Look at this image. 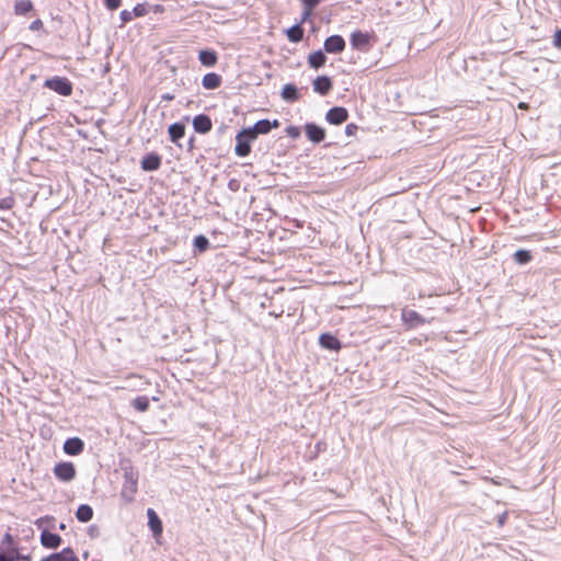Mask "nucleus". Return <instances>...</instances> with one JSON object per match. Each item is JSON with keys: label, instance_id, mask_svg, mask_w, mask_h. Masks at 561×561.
<instances>
[{"label": "nucleus", "instance_id": "obj_13", "mask_svg": "<svg viewBox=\"0 0 561 561\" xmlns=\"http://www.w3.org/2000/svg\"><path fill=\"white\" fill-rule=\"evenodd\" d=\"M193 127L198 134H206L211 130L213 123L208 115L199 114L193 118Z\"/></svg>", "mask_w": 561, "mask_h": 561}, {"label": "nucleus", "instance_id": "obj_34", "mask_svg": "<svg viewBox=\"0 0 561 561\" xmlns=\"http://www.w3.org/2000/svg\"><path fill=\"white\" fill-rule=\"evenodd\" d=\"M358 130V126L354 123H351V124H347L346 127H345V134L347 136H354L356 135Z\"/></svg>", "mask_w": 561, "mask_h": 561}, {"label": "nucleus", "instance_id": "obj_23", "mask_svg": "<svg viewBox=\"0 0 561 561\" xmlns=\"http://www.w3.org/2000/svg\"><path fill=\"white\" fill-rule=\"evenodd\" d=\"M168 133L170 140L174 144H178V141L185 135V125L182 123H174L169 126Z\"/></svg>", "mask_w": 561, "mask_h": 561}, {"label": "nucleus", "instance_id": "obj_45", "mask_svg": "<svg viewBox=\"0 0 561 561\" xmlns=\"http://www.w3.org/2000/svg\"><path fill=\"white\" fill-rule=\"evenodd\" d=\"M156 11H163V8L161 5H156Z\"/></svg>", "mask_w": 561, "mask_h": 561}, {"label": "nucleus", "instance_id": "obj_22", "mask_svg": "<svg viewBox=\"0 0 561 561\" xmlns=\"http://www.w3.org/2000/svg\"><path fill=\"white\" fill-rule=\"evenodd\" d=\"M327 62V56L322 50H316L308 56V65L313 69L323 67Z\"/></svg>", "mask_w": 561, "mask_h": 561}, {"label": "nucleus", "instance_id": "obj_35", "mask_svg": "<svg viewBox=\"0 0 561 561\" xmlns=\"http://www.w3.org/2000/svg\"><path fill=\"white\" fill-rule=\"evenodd\" d=\"M44 27V23L41 19H36L34 20L31 24H30V30L31 31H41L43 30Z\"/></svg>", "mask_w": 561, "mask_h": 561}, {"label": "nucleus", "instance_id": "obj_15", "mask_svg": "<svg viewBox=\"0 0 561 561\" xmlns=\"http://www.w3.org/2000/svg\"><path fill=\"white\" fill-rule=\"evenodd\" d=\"M312 87L317 93L327 95L332 90L333 83L331 78L327 76H320L313 80Z\"/></svg>", "mask_w": 561, "mask_h": 561}, {"label": "nucleus", "instance_id": "obj_29", "mask_svg": "<svg viewBox=\"0 0 561 561\" xmlns=\"http://www.w3.org/2000/svg\"><path fill=\"white\" fill-rule=\"evenodd\" d=\"M131 405L139 412H146L149 409V398L139 396L133 400Z\"/></svg>", "mask_w": 561, "mask_h": 561}, {"label": "nucleus", "instance_id": "obj_39", "mask_svg": "<svg viewBox=\"0 0 561 561\" xmlns=\"http://www.w3.org/2000/svg\"><path fill=\"white\" fill-rule=\"evenodd\" d=\"M553 46L561 49V28L553 35Z\"/></svg>", "mask_w": 561, "mask_h": 561}, {"label": "nucleus", "instance_id": "obj_10", "mask_svg": "<svg viewBox=\"0 0 561 561\" xmlns=\"http://www.w3.org/2000/svg\"><path fill=\"white\" fill-rule=\"evenodd\" d=\"M323 46L329 54H340L345 48V41L341 35H332L324 41Z\"/></svg>", "mask_w": 561, "mask_h": 561}, {"label": "nucleus", "instance_id": "obj_32", "mask_svg": "<svg viewBox=\"0 0 561 561\" xmlns=\"http://www.w3.org/2000/svg\"><path fill=\"white\" fill-rule=\"evenodd\" d=\"M133 13H134L135 16H144V15H146L148 13L146 4H142V3L137 4L134 8Z\"/></svg>", "mask_w": 561, "mask_h": 561}, {"label": "nucleus", "instance_id": "obj_42", "mask_svg": "<svg viewBox=\"0 0 561 561\" xmlns=\"http://www.w3.org/2000/svg\"><path fill=\"white\" fill-rule=\"evenodd\" d=\"M173 98H174V96H173L172 94H164V95L162 96V99H163L164 101H172V100H173Z\"/></svg>", "mask_w": 561, "mask_h": 561}, {"label": "nucleus", "instance_id": "obj_27", "mask_svg": "<svg viewBox=\"0 0 561 561\" xmlns=\"http://www.w3.org/2000/svg\"><path fill=\"white\" fill-rule=\"evenodd\" d=\"M282 98L289 102L297 101L299 99V93H298L297 88L291 83L285 84L282 90Z\"/></svg>", "mask_w": 561, "mask_h": 561}, {"label": "nucleus", "instance_id": "obj_1", "mask_svg": "<svg viewBox=\"0 0 561 561\" xmlns=\"http://www.w3.org/2000/svg\"><path fill=\"white\" fill-rule=\"evenodd\" d=\"M20 558L14 537L5 533L0 541V561H20Z\"/></svg>", "mask_w": 561, "mask_h": 561}, {"label": "nucleus", "instance_id": "obj_26", "mask_svg": "<svg viewBox=\"0 0 561 561\" xmlns=\"http://www.w3.org/2000/svg\"><path fill=\"white\" fill-rule=\"evenodd\" d=\"M304 7L301 23H305L312 15L313 9L320 3V0H300Z\"/></svg>", "mask_w": 561, "mask_h": 561}, {"label": "nucleus", "instance_id": "obj_6", "mask_svg": "<svg viewBox=\"0 0 561 561\" xmlns=\"http://www.w3.org/2000/svg\"><path fill=\"white\" fill-rule=\"evenodd\" d=\"M237 145L234 148L236 154L238 157H247L251 152V142L255 140L254 137H251L249 130L247 128L242 129L236 136Z\"/></svg>", "mask_w": 561, "mask_h": 561}, {"label": "nucleus", "instance_id": "obj_33", "mask_svg": "<svg viewBox=\"0 0 561 561\" xmlns=\"http://www.w3.org/2000/svg\"><path fill=\"white\" fill-rule=\"evenodd\" d=\"M14 204V199L12 197H7L0 199V209H10Z\"/></svg>", "mask_w": 561, "mask_h": 561}, {"label": "nucleus", "instance_id": "obj_11", "mask_svg": "<svg viewBox=\"0 0 561 561\" xmlns=\"http://www.w3.org/2000/svg\"><path fill=\"white\" fill-rule=\"evenodd\" d=\"M305 131L308 139L316 144L323 141L325 138V129L316 125L314 123L306 124Z\"/></svg>", "mask_w": 561, "mask_h": 561}, {"label": "nucleus", "instance_id": "obj_31", "mask_svg": "<svg viewBox=\"0 0 561 561\" xmlns=\"http://www.w3.org/2000/svg\"><path fill=\"white\" fill-rule=\"evenodd\" d=\"M194 247L202 253L208 250L209 241L205 236H197L193 241Z\"/></svg>", "mask_w": 561, "mask_h": 561}, {"label": "nucleus", "instance_id": "obj_37", "mask_svg": "<svg viewBox=\"0 0 561 561\" xmlns=\"http://www.w3.org/2000/svg\"><path fill=\"white\" fill-rule=\"evenodd\" d=\"M105 1V5L107 7V9L110 10H116L119 8L121 5V2L122 0H104Z\"/></svg>", "mask_w": 561, "mask_h": 561}, {"label": "nucleus", "instance_id": "obj_20", "mask_svg": "<svg viewBox=\"0 0 561 561\" xmlns=\"http://www.w3.org/2000/svg\"><path fill=\"white\" fill-rule=\"evenodd\" d=\"M201 64L205 67H214L218 61V55L213 49H203L198 54Z\"/></svg>", "mask_w": 561, "mask_h": 561}, {"label": "nucleus", "instance_id": "obj_25", "mask_svg": "<svg viewBox=\"0 0 561 561\" xmlns=\"http://www.w3.org/2000/svg\"><path fill=\"white\" fill-rule=\"evenodd\" d=\"M76 517L81 523H88L93 517V508L88 504H82L78 507Z\"/></svg>", "mask_w": 561, "mask_h": 561}, {"label": "nucleus", "instance_id": "obj_14", "mask_svg": "<svg viewBox=\"0 0 561 561\" xmlns=\"http://www.w3.org/2000/svg\"><path fill=\"white\" fill-rule=\"evenodd\" d=\"M319 344L321 347L339 352L342 348L341 341L332 335L331 333H323L319 337Z\"/></svg>", "mask_w": 561, "mask_h": 561}, {"label": "nucleus", "instance_id": "obj_24", "mask_svg": "<svg viewBox=\"0 0 561 561\" xmlns=\"http://www.w3.org/2000/svg\"><path fill=\"white\" fill-rule=\"evenodd\" d=\"M301 22L299 24H296L291 27H289L286 31V35L289 42L291 43H299L304 38V28L301 27Z\"/></svg>", "mask_w": 561, "mask_h": 561}, {"label": "nucleus", "instance_id": "obj_9", "mask_svg": "<svg viewBox=\"0 0 561 561\" xmlns=\"http://www.w3.org/2000/svg\"><path fill=\"white\" fill-rule=\"evenodd\" d=\"M348 118V111L343 106L330 108L325 114V119L332 125H341Z\"/></svg>", "mask_w": 561, "mask_h": 561}, {"label": "nucleus", "instance_id": "obj_18", "mask_svg": "<svg viewBox=\"0 0 561 561\" xmlns=\"http://www.w3.org/2000/svg\"><path fill=\"white\" fill-rule=\"evenodd\" d=\"M148 525L154 537H160L163 531L162 522L152 508L147 510Z\"/></svg>", "mask_w": 561, "mask_h": 561}, {"label": "nucleus", "instance_id": "obj_16", "mask_svg": "<svg viewBox=\"0 0 561 561\" xmlns=\"http://www.w3.org/2000/svg\"><path fill=\"white\" fill-rule=\"evenodd\" d=\"M140 164L144 171H156L161 167V157L156 152L148 153L142 158Z\"/></svg>", "mask_w": 561, "mask_h": 561}, {"label": "nucleus", "instance_id": "obj_12", "mask_svg": "<svg viewBox=\"0 0 561 561\" xmlns=\"http://www.w3.org/2000/svg\"><path fill=\"white\" fill-rule=\"evenodd\" d=\"M84 449V442L79 437L68 438L64 443V451L69 456H78Z\"/></svg>", "mask_w": 561, "mask_h": 561}, {"label": "nucleus", "instance_id": "obj_2", "mask_svg": "<svg viewBox=\"0 0 561 561\" xmlns=\"http://www.w3.org/2000/svg\"><path fill=\"white\" fill-rule=\"evenodd\" d=\"M376 41L374 32L355 31L350 37L352 48L360 51H368Z\"/></svg>", "mask_w": 561, "mask_h": 561}, {"label": "nucleus", "instance_id": "obj_19", "mask_svg": "<svg viewBox=\"0 0 561 561\" xmlns=\"http://www.w3.org/2000/svg\"><path fill=\"white\" fill-rule=\"evenodd\" d=\"M41 543L48 549H56L61 543V537L57 534L44 530L41 534Z\"/></svg>", "mask_w": 561, "mask_h": 561}, {"label": "nucleus", "instance_id": "obj_44", "mask_svg": "<svg viewBox=\"0 0 561 561\" xmlns=\"http://www.w3.org/2000/svg\"><path fill=\"white\" fill-rule=\"evenodd\" d=\"M20 560L22 561H32L31 556H21Z\"/></svg>", "mask_w": 561, "mask_h": 561}, {"label": "nucleus", "instance_id": "obj_38", "mask_svg": "<svg viewBox=\"0 0 561 561\" xmlns=\"http://www.w3.org/2000/svg\"><path fill=\"white\" fill-rule=\"evenodd\" d=\"M134 13L127 10H123L121 12V19L124 23H127L133 20Z\"/></svg>", "mask_w": 561, "mask_h": 561}, {"label": "nucleus", "instance_id": "obj_28", "mask_svg": "<svg viewBox=\"0 0 561 561\" xmlns=\"http://www.w3.org/2000/svg\"><path fill=\"white\" fill-rule=\"evenodd\" d=\"M34 5L31 0H19L14 3V13L16 15H25L33 10Z\"/></svg>", "mask_w": 561, "mask_h": 561}, {"label": "nucleus", "instance_id": "obj_3", "mask_svg": "<svg viewBox=\"0 0 561 561\" xmlns=\"http://www.w3.org/2000/svg\"><path fill=\"white\" fill-rule=\"evenodd\" d=\"M44 87L61 96H70L73 91L72 83L65 77H53L44 82Z\"/></svg>", "mask_w": 561, "mask_h": 561}, {"label": "nucleus", "instance_id": "obj_5", "mask_svg": "<svg viewBox=\"0 0 561 561\" xmlns=\"http://www.w3.org/2000/svg\"><path fill=\"white\" fill-rule=\"evenodd\" d=\"M138 491L137 477L133 472L125 474V481L121 491V497L125 503H131Z\"/></svg>", "mask_w": 561, "mask_h": 561}, {"label": "nucleus", "instance_id": "obj_4", "mask_svg": "<svg viewBox=\"0 0 561 561\" xmlns=\"http://www.w3.org/2000/svg\"><path fill=\"white\" fill-rule=\"evenodd\" d=\"M53 472L57 480L70 482L77 476V469L71 461H61L55 465Z\"/></svg>", "mask_w": 561, "mask_h": 561}, {"label": "nucleus", "instance_id": "obj_41", "mask_svg": "<svg viewBox=\"0 0 561 561\" xmlns=\"http://www.w3.org/2000/svg\"><path fill=\"white\" fill-rule=\"evenodd\" d=\"M518 108H520V110H528L529 105H528V103L520 102V103H518Z\"/></svg>", "mask_w": 561, "mask_h": 561}, {"label": "nucleus", "instance_id": "obj_7", "mask_svg": "<svg viewBox=\"0 0 561 561\" xmlns=\"http://www.w3.org/2000/svg\"><path fill=\"white\" fill-rule=\"evenodd\" d=\"M401 320L405 325L407 330L415 329L420 325H423L426 321L425 319L415 310L403 308L401 311Z\"/></svg>", "mask_w": 561, "mask_h": 561}, {"label": "nucleus", "instance_id": "obj_30", "mask_svg": "<svg viewBox=\"0 0 561 561\" xmlns=\"http://www.w3.org/2000/svg\"><path fill=\"white\" fill-rule=\"evenodd\" d=\"M514 260L516 263L518 264H526L528 262H530L531 260V253L528 251V250H517L515 253H514Z\"/></svg>", "mask_w": 561, "mask_h": 561}, {"label": "nucleus", "instance_id": "obj_36", "mask_svg": "<svg viewBox=\"0 0 561 561\" xmlns=\"http://www.w3.org/2000/svg\"><path fill=\"white\" fill-rule=\"evenodd\" d=\"M286 133H287V135H288L289 137H291V138H297V137H299V135H300V130H299V128H298V127H296V126H289V127H287V128H286Z\"/></svg>", "mask_w": 561, "mask_h": 561}, {"label": "nucleus", "instance_id": "obj_8", "mask_svg": "<svg viewBox=\"0 0 561 561\" xmlns=\"http://www.w3.org/2000/svg\"><path fill=\"white\" fill-rule=\"evenodd\" d=\"M279 126V122L275 119L273 123H271L268 119H261L254 124L253 127L247 128L251 135V137H256L259 135H265L268 134L272 128H277Z\"/></svg>", "mask_w": 561, "mask_h": 561}, {"label": "nucleus", "instance_id": "obj_21", "mask_svg": "<svg viewBox=\"0 0 561 561\" xmlns=\"http://www.w3.org/2000/svg\"><path fill=\"white\" fill-rule=\"evenodd\" d=\"M222 79L216 72L206 73L203 77L202 84L207 90H214L221 85Z\"/></svg>", "mask_w": 561, "mask_h": 561}, {"label": "nucleus", "instance_id": "obj_43", "mask_svg": "<svg viewBox=\"0 0 561 561\" xmlns=\"http://www.w3.org/2000/svg\"><path fill=\"white\" fill-rule=\"evenodd\" d=\"M282 313H283V311H280V312H278V311H271V312H270V314H271V316H273V317H275V318L280 317V316H282Z\"/></svg>", "mask_w": 561, "mask_h": 561}, {"label": "nucleus", "instance_id": "obj_17", "mask_svg": "<svg viewBox=\"0 0 561 561\" xmlns=\"http://www.w3.org/2000/svg\"><path fill=\"white\" fill-rule=\"evenodd\" d=\"M41 561H79V559L71 548H65L60 552L41 559Z\"/></svg>", "mask_w": 561, "mask_h": 561}, {"label": "nucleus", "instance_id": "obj_40", "mask_svg": "<svg viewBox=\"0 0 561 561\" xmlns=\"http://www.w3.org/2000/svg\"><path fill=\"white\" fill-rule=\"evenodd\" d=\"M506 519H507V512H504L502 513L499 517H497V525L500 527L504 526V524L506 523Z\"/></svg>", "mask_w": 561, "mask_h": 561}]
</instances>
